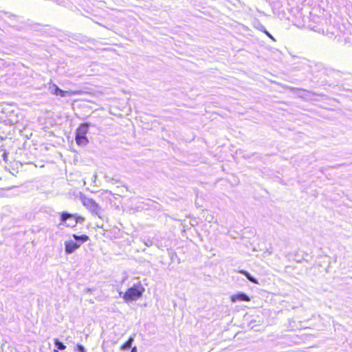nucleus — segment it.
Masks as SVG:
<instances>
[{"instance_id": "15", "label": "nucleus", "mask_w": 352, "mask_h": 352, "mask_svg": "<svg viewBox=\"0 0 352 352\" xmlns=\"http://www.w3.org/2000/svg\"><path fill=\"white\" fill-rule=\"evenodd\" d=\"M131 352H138L137 346H135L132 347Z\"/></svg>"}, {"instance_id": "13", "label": "nucleus", "mask_w": 352, "mask_h": 352, "mask_svg": "<svg viewBox=\"0 0 352 352\" xmlns=\"http://www.w3.org/2000/svg\"><path fill=\"white\" fill-rule=\"evenodd\" d=\"M77 350L80 352H85V349L81 344L76 345Z\"/></svg>"}, {"instance_id": "6", "label": "nucleus", "mask_w": 352, "mask_h": 352, "mask_svg": "<svg viewBox=\"0 0 352 352\" xmlns=\"http://www.w3.org/2000/svg\"><path fill=\"white\" fill-rule=\"evenodd\" d=\"M230 300L232 302L236 301H245L249 302L250 300V297L244 293H238L233 294L230 296Z\"/></svg>"}, {"instance_id": "14", "label": "nucleus", "mask_w": 352, "mask_h": 352, "mask_svg": "<svg viewBox=\"0 0 352 352\" xmlns=\"http://www.w3.org/2000/svg\"><path fill=\"white\" fill-rule=\"evenodd\" d=\"M95 228L96 229H100V230H103L104 232L106 231V230L104 229V225H98V224H97V225L95 226Z\"/></svg>"}, {"instance_id": "11", "label": "nucleus", "mask_w": 352, "mask_h": 352, "mask_svg": "<svg viewBox=\"0 0 352 352\" xmlns=\"http://www.w3.org/2000/svg\"><path fill=\"white\" fill-rule=\"evenodd\" d=\"M73 237L76 240H77V241L80 240V241H81L82 242H86V241L89 240V236L86 235V234H82V235H80V236H78V235H76V234H73Z\"/></svg>"}, {"instance_id": "4", "label": "nucleus", "mask_w": 352, "mask_h": 352, "mask_svg": "<svg viewBox=\"0 0 352 352\" xmlns=\"http://www.w3.org/2000/svg\"><path fill=\"white\" fill-rule=\"evenodd\" d=\"M69 219L74 221V223L72 226L73 228L75 227L76 224L81 223L84 221V217L78 214L69 213L65 211L60 213V220L61 223H65Z\"/></svg>"}, {"instance_id": "2", "label": "nucleus", "mask_w": 352, "mask_h": 352, "mask_svg": "<svg viewBox=\"0 0 352 352\" xmlns=\"http://www.w3.org/2000/svg\"><path fill=\"white\" fill-rule=\"evenodd\" d=\"M144 291V287L141 283L135 284L126 290L122 298L126 302L136 300L142 296Z\"/></svg>"}, {"instance_id": "5", "label": "nucleus", "mask_w": 352, "mask_h": 352, "mask_svg": "<svg viewBox=\"0 0 352 352\" xmlns=\"http://www.w3.org/2000/svg\"><path fill=\"white\" fill-rule=\"evenodd\" d=\"M80 93V91H64L60 89L57 85H54V94L56 96H60L61 97H65L67 95H78Z\"/></svg>"}, {"instance_id": "9", "label": "nucleus", "mask_w": 352, "mask_h": 352, "mask_svg": "<svg viewBox=\"0 0 352 352\" xmlns=\"http://www.w3.org/2000/svg\"><path fill=\"white\" fill-rule=\"evenodd\" d=\"M134 340V338L133 336H130L128 340L124 342L121 346L120 349L121 350H125L128 348H130L131 346V344Z\"/></svg>"}, {"instance_id": "8", "label": "nucleus", "mask_w": 352, "mask_h": 352, "mask_svg": "<svg viewBox=\"0 0 352 352\" xmlns=\"http://www.w3.org/2000/svg\"><path fill=\"white\" fill-rule=\"evenodd\" d=\"M100 197L102 199L106 200L109 204H111L112 198L114 197V195L108 190H105L101 193Z\"/></svg>"}, {"instance_id": "16", "label": "nucleus", "mask_w": 352, "mask_h": 352, "mask_svg": "<svg viewBox=\"0 0 352 352\" xmlns=\"http://www.w3.org/2000/svg\"><path fill=\"white\" fill-rule=\"evenodd\" d=\"M54 352H58V350H54Z\"/></svg>"}, {"instance_id": "1", "label": "nucleus", "mask_w": 352, "mask_h": 352, "mask_svg": "<svg viewBox=\"0 0 352 352\" xmlns=\"http://www.w3.org/2000/svg\"><path fill=\"white\" fill-rule=\"evenodd\" d=\"M80 200L82 205L93 217H97L101 220L104 219L105 214L104 210L94 198L81 194L80 195Z\"/></svg>"}, {"instance_id": "12", "label": "nucleus", "mask_w": 352, "mask_h": 352, "mask_svg": "<svg viewBox=\"0 0 352 352\" xmlns=\"http://www.w3.org/2000/svg\"><path fill=\"white\" fill-rule=\"evenodd\" d=\"M56 346L59 350H64L66 349V346L63 344L58 339L56 338L54 340Z\"/></svg>"}, {"instance_id": "7", "label": "nucleus", "mask_w": 352, "mask_h": 352, "mask_svg": "<svg viewBox=\"0 0 352 352\" xmlns=\"http://www.w3.org/2000/svg\"><path fill=\"white\" fill-rule=\"evenodd\" d=\"M65 252L67 254H71L74 252L76 249L80 247V245L72 241H67L65 243Z\"/></svg>"}, {"instance_id": "3", "label": "nucleus", "mask_w": 352, "mask_h": 352, "mask_svg": "<svg viewBox=\"0 0 352 352\" xmlns=\"http://www.w3.org/2000/svg\"><path fill=\"white\" fill-rule=\"evenodd\" d=\"M89 124L82 123L77 128L75 134V140L78 146H85L88 144L89 140L86 135L89 131Z\"/></svg>"}, {"instance_id": "10", "label": "nucleus", "mask_w": 352, "mask_h": 352, "mask_svg": "<svg viewBox=\"0 0 352 352\" xmlns=\"http://www.w3.org/2000/svg\"><path fill=\"white\" fill-rule=\"evenodd\" d=\"M239 272L245 276L246 278L252 283L258 284V281L253 276H252L247 271L241 270L239 271Z\"/></svg>"}]
</instances>
